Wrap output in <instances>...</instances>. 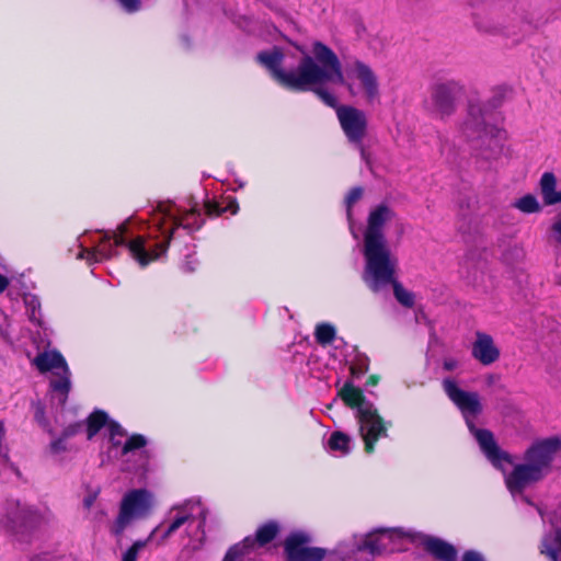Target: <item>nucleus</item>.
<instances>
[{
	"label": "nucleus",
	"mask_w": 561,
	"mask_h": 561,
	"mask_svg": "<svg viewBox=\"0 0 561 561\" xmlns=\"http://www.w3.org/2000/svg\"><path fill=\"white\" fill-rule=\"evenodd\" d=\"M121 8L127 13H135L141 9L140 0H116Z\"/></svg>",
	"instance_id": "obj_35"
},
{
	"label": "nucleus",
	"mask_w": 561,
	"mask_h": 561,
	"mask_svg": "<svg viewBox=\"0 0 561 561\" xmlns=\"http://www.w3.org/2000/svg\"><path fill=\"white\" fill-rule=\"evenodd\" d=\"M561 450V439L549 437L534 443L524 455V462L514 467L505 477V484L513 496L519 494L527 504H531L524 490L541 481L550 471L557 454Z\"/></svg>",
	"instance_id": "obj_5"
},
{
	"label": "nucleus",
	"mask_w": 561,
	"mask_h": 561,
	"mask_svg": "<svg viewBox=\"0 0 561 561\" xmlns=\"http://www.w3.org/2000/svg\"><path fill=\"white\" fill-rule=\"evenodd\" d=\"M352 375L359 378L362 375L368 371V359L367 357L358 358L357 364L351 367Z\"/></svg>",
	"instance_id": "obj_36"
},
{
	"label": "nucleus",
	"mask_w": 561,
	"mask_h": 561,
	"mask_svg": "<svg viewBox=\"0 0 561 561\" xmlns=\"http://www.w3.org/2000/svg\"><path fill=\"white\" fill-rule=\"evenodd\" d=\"M549 241L561 249V210L556 215L549 231Z\"/></svg>",
	"instance_id": "obj_30"
},
{
	"label": "nucleus",
	"mask_w": 561,
	"mask_h": 561,
	"mask_svg": "<svg viewBox=\"0 0 561 561\" xmlns=\"http://www.w3.org/2000/svg\"><path fill=\"white\" fill-rule=\"evenodd\" d=\"M208 214H213V208L210 206H207Z\"/></svg>",
	"instance_id": "obj_47"
},
{
	"label": "nucleus",
	"mask_w": 561,
	"mask_h": 561,
	"mask_svg": "<svg viewBox=\"0 0 561 561\" xmlns=\"http://www.w3.org/2000/svg\"><path fill=\"white\" fill-rule=\"evenodd\" d=\"M442 385L447 397L462 413L483 455L493 467L504 472V465L513 463L512 457L499 447L491 431L479 430L473 422V419L482 412L480 396L477 392L460 389L451 378H445Z\"/></svg>",
	"instance_id": "obj_4"
},
{
	"label": "nucleus",
	"mask_w": 561,
	"mask_h": 561,
	"mask_svg": "<svg viewBox=\"0 0 561 561\" xmlns=\"http://www.w3.org/2000/svg\"><path fill=\"white\" fill-rule=\"evenodd\" d=\"M314 92L325 105L333 107L335 110L340 106L336 98L332 93H330L327 89L317 88L314 90Z\"/></svg>",
	"instance_id": "obj_34"
},
{
	"label": "nucleus",
	"mask_w": 561,
	"mask_h": 561,
	"mask_svg": "<svg viewBox=\"0 0 561 561\" xmlns=\"http://www.w3.org/2000/svg\"><path fill=\"white\" fill-rule=\"evenodd\" d=\"M278 533V525L274 522H270L263 526H261L256 530V537L254 540V545L257 542L260 546H264L271 542Z\"/></svg>",
	"instance_id": "obj_22"
},
{
	"label": "nucleus",
	"mask_w": 561,
	"mask_h": 561,
	"mask_svg": "<svg viewBox=\"0 0 561 561\" xmlns=\"http://www.w3.org/2000/svg\"><path fill=\"white\" fill-rule=\"evenodd\" d=\"M335 337V329L329 323H321L317 325L316 339L318 343L325 345L330 344Z\"/></svg>",
	"instance_id": "obj_25"
},
{
	"label": "nucleus",
	"mask_w": 561,
	"mask_h": 561,
	"mask_svg": "<svg viewBox=\"0 0 561 561\" xmlns=\"http://www.w3.org/2000/svg\"><path fill=\"white\" fill-rule=\"evenodd\" d=\"M152 506L150 492L144 489L131 490L122 500L119 514L113 525L112 531L121 536L133 519L147 516Z\"/></svg>",
	"instance_id": "obj_9"
},
{
	"label": "nucleus",
	"mask_w": 561,
	"mask_h": 561,
	"mask_svg": "<svg viewBox=\"0 0 561 561\" xmlns=\"http://www.w3.org/2000/svg\"><path fill=\"white\" fill-rule=\"evenodd\" d=\"M32 408L34 410V419L35 421L43 427L48 428L49 422L45 415V407L41 401H36L32 403Z\"/></svg>",
	"instance_id": "obj_33"
},
{
	"label": "nucleus",
	"mask_w": 561,
	"mask_h": 561,
	"mask_svg": "<svg viewBox=\"0 0 561 561\" xmlns=\"http://www.w3.org/2000/svg\"><path fill=\"white\" fill-rule=\"evenodd\" d=\"M363 195V188L362 187H353L350 193L347 194L346 198H345V204H346V215H347V219H348V222H350V227L352 228V222H353V219H352V206L360 199Z\"/></svg>",
	"instance_id": "obj_31"
},
{
	"label": "nucleus",
	"mask_w": 561,
	"mask_h": 561,
	"mask_svg": "<svg viewBox=\"0 0 561 561\" xmlns=\"http://www.w3.org/2000/svg\"><path fill=\"white\" fill-rule=\"evenodd\" d=\"M471 353L473 358L484 366L495 363L500 357V350L495 346L493 337L479 331L476 333Z\"/></svg>",
	"instance_id": "obj_17"
},
{
	"label": "nucleus",
	"mask_w": 561,
	"mask_h": 561,
	"mask_svg": "<svg viewBox=\"0 0 561 561\" xmlns=\"http://www.w3.org/2000/svg\"><path fill=\"white\" fill-rule=\"evenodd\" d=\"M397 267H398V265L393 267L392 274H391L389 279L382 280L381 283H378V285L375 286V287L371 286L373 285V280H370V279H368L366 277V267H364L363 280L365 282L367 287L373 293H381L388 286H392L393 295H394L397 301L401 306H403L405 308H412L414 306V302H415V296H414V294L412 291H410L407 288H404L403 285L400 282L397 280V278H396Z\"/></svg>",
	"instance_id": "obj_16"
},
{
	"label": "nucleus",
	"mask_w": 561,
	"mask_h": 561,
	"mask_svg": "<svg viewBox=\"0 0 561 561\" xmlns=\"http://www.w3.org/2000/svg\"><path fill=\"white\" fill-rule=\"evenodd\" d=\"M394 216L387 205H378L368 216L364 232V249L366 277L373 280L371 286L390 278L393 267L398 265V257L389 248L383 233L385 225Z\"/></svg>",
	"instance_id": "obj_3"
},
{
	"label": "nucleus",
	"mask_w": 561,
	"mask_h": 561,
	"mask_svg": "<svg viewBox=\"0 0 561 561\" xmlns=\"http://www.w3.org/2000/svg\"><path fill=\"white\" fill-rule=\"evenodd\" d=\"M462 131L468 139L479 140L482 144L488 142L490 151H482L481 156L483 158L491 159L500 153L501 146L499 139L493 135L494 128L486 125L479 105H470Z\"/></svg>",
	"instance_id": "obj_12"
},
{
	"label": "nucleus",
	"mask_w": 561,
	"mask_h": 561,
	"mask_svg": "<svg viewBox=\"0 0 561 561\" xmlns=\"http://www.w3.org/2000/svg\"><path fill=\"white\" fill-rule=\"evenodd\" d=\"M42 520V515L32 506H21L18 501L7 500L0 503V528L19 531L33 528Z\"/></svg>",
	"instance_id": "obj_13"
},
{
	"label": "nucleus",
	"mask_w": 561,
	"mask_h": 561,
	"mask_svg": "<svg viewBox=\"0 0 561 561\" xmlns=\"http://www.w3.org/2000/svg\"><path fill=\"white\" fill-rule=\"evenodd\" d=\"M514 206L523 213L533 214L540 209L535 196L525 195L514 203Z\"/></svg>",
	"instance_id": "obj_26"
},
{
	"label": "nucleus",
	"mask_w": 561,
	"mask_h": 561,
	"mask_svg": "<svg viewBox=\"0 0 561 561\" xmlns=\"http://www.w3.org/2000/svg\"><path fill=\"white\" fill-rule=\"evenodd\" d=\"M111 442H112V444H113L114 446H118V445H121V440H119L117 437H115V439H114V440H111Z\"/></svg>",
	"instance_id": "obj_46"
},
{
	"label": "nucleus",
	"mask_w": 561,
	"mask_h": 561,
	"mask_svg": "<svg viewBox=\"0 0 561 561\" xmlns=\"http://www.w3.org/2000/svg\"><path fill=\"white\" fill-rule=\"evenodd\" d=\"M106 425L108 427L111 440H114L115 437H124L126 435V432L119 424H117L115 422H110Z\"/></svg>",
	"instance_id": "obj_37"
},
{
	"label": "nucleus",
	"mask_w": 561,
	"mask_h": 561,
	"mask_svg": "<svg viewBox=\"0 0 561 561\" xmlns=\"http://www.w3.org/2000/svg\"><path fill=\"white\" fill-rule=\"evenodd\" d=\"M147 444V439L144 435L135 434L131 435L122 448V456L128 455L130 453H135L136 450L142 449Z\"/></svg>",
	"instance_id": "obj_24"
},
{
	"label": "nucleus",
	"mask_w": 561,
	"mask_h": 561,
	"mask_svg": "<svg viewBox=\"0 0 561 561\" xmlns=\"http://www.w3.org/2000/svg\"><path fill=\"white\" fill-rule=\"evenodd\" d=\"M463 93L462 85L455 80L436 83L431 91L427 111L434 116L445 119L456 112L457 102Z\"/></svg>",
	"instance_id": "obj_11"
},
{
	"label": "nucleus",
	"mask_w": 561,
	"mask_h": 561,
	"mask_svg": "<svg viewBox=\"0 0 561 561\" xmlns=\"http://www.w3.org/2000/svg\"><path fill=\"white\" fill-rule=\"evenodd\" d=\"M462 561H485L483 556L474 550H468L463 553Z\"/></svg>",
	"instance_id": "obj_39"
},
{
	"label": "nucleus",
	"mask_w": 561,
	"mask_h": 561,
	"mask_svg": "<svg viewBox=\"0 0 561 561\" xmlns=\"http://www.w3.org/2000/svg\"><path fill=\"white\" fill-rule=\"evenodd\" d=\"M557 179L553 173L546 172L540 180V190L547 205L561 203V191H557Z\"/></svg>",
	"instance_id": "obj_19"
},
{
	"label": "nucleus",
	"mask_w": 561,
	"mask_h": 561,
	"mask_svg": "<svg viewBox=\"0 0 561 561\" xmlns=\"http://www.w3.org/2000/svg\"><path fill=\"white\" fill-rule=\"evenodd\" d=\"M477 25L479 28L485 31V32H493L494 30L491 27L483 26L480 22H477Z\"/></svg>",
	"instance_id": "obj_44"
},
{
	"label": "nucleus",
	"mask_w": 561,
	"mask_h": 561,
	"mask_svg": "<svg viewBox=\"0 0 561 561\" xmlns=\"http://www.w3.org/2000/svg\"><path fill=\"white\" fill-rule=\"evenodd\" d=\"M77 425H71V426H68L64 433H62V436L59 437L58 439H55L50 443V450L51 453L54 454H59L61 451H65L66 450V444H65V440L75 435L77 433Z\"/></svg>",
	"instance_id": "obj_28"
},
{
	"label": "nucleus",
	"mask_w": 561,
	"mask_h": 561,
	"mask_svg": "<svg viewBox=\"0 0 561 561\" xmlns=\"http://www.w3.org/2000/svg\"><path fill=\"white\" fill-rule=\"evenodd\" d=\"M254 547L252 537H245L241 542H238L229 548L222 561H245V557Z\"/></svg>",
	"instance_id": "obj_21"
},
{
	"label": "nucleus",
	"mask_w": 561,
	"mask_h": 561,
	"mask_svg": "<svg viewBox=\"0 0 561 561\" xmlns=\"http://www.w3.org/2000/svg\"><path fill=\"white\" fill-rule=\"evenodd\" d=\"M327 448L330 453L346 456L351 451V437L342 432H333L328 439Z\"/></svg>",
	"instance_id": "obj_20"
},
{
	"label": "nucleus",
	"mask_w": 561,
	"mask_h": 561,
	"mask_svg": "<svg viewBox=\"0 0 561 561\" xmlns=\"http://www.w3.org/2000/svg\"><path fill=\"white\" fill-rule=\"evenodd\" d=\"M378 382V378L375 377V376H370L368 381H367V386H376Z\"/></svg>",
	"instance_id": "obj_43"
},
{
	"label": "nucleus",
	"mask_w": 561,
	"mask_h": 561,
	"mask_svg": "<svg viewBox=\"0 0 561 561\" xmlns=\"http://www.w3.org/2000/svg\"><path fill=\"white\" fill-rule=\"evenodd\" d=\"M9 286V279L0 274V294L3 293Z\"/></svg>",
	"instance_id": "obj_42"
},
{
	"label": "nucleus",
	"mask_w": 561,
	"mask_h": 561,
	"mask_svg": "<svg viewBox=\"0 0 561 561\" xmlns=\"http://www.w3.org/2000/svg\"><path fill=\"white\" fill-rule=\"evenodd\" d=\"M196 265H197V260L193 255L187 254L185 260L183 261L181 267L184 272L192 273L195 271Z\"/></svg>",
	"instance_id": "obj_38"
},
{
	"label": "nucleus",
	"mask_w": 561,
	"mask_h": 561,
	"mask_svg": "<svg viewBox=\"0 0 561 561\" xmlns=\"http://www.w3.org/2000/svg\"><path fill=\"white\" fill-rule=\"evenodd\" d=\"M95 497H96L95 494H90L87 497H84V500H83L84 507L90 508L93 505Z\"/></svg>",
	"instance_id": "obj_41"
},
{
	"label": "nucleus",
	"mask_w": 561,
	"mask_h": 561,
	"mask_svg": "<svg viewBox=\"0 0 561 561\" xmlns=\"http://www.w3.org/2000/svg\"><path fill=\"white\" fill-rule=\"evenodd\" d=\"M208 514V507L199 497L187 499L169 510L164 522L152 530L151 536L162 533L161 538L165 540L184 527L188 547L194 551L201 550L206 543L205 526Z\"/></svg>",
	"instance_id": "obj_6"
},
{
	"label": "nucleus",
	"mask_w": 561,
	"mask_h": 561,
	"mask_svg": "<svg viewBox=\"0 0 561 561\" xmlns=\"http://www.w3.org/2000/svg\"><path fill=\"white\" fill-rule=\"evenodd\" d=\"M407 534L401 528H379L364 537H355L357 551H367L370 554H378L383 551L393 550L394 543Z\"/></svg>",
	"instance_id": "obj_14"
},
{
	"label": "nucleus",
	"mask_w": 561,
	"mask_h": 561,
	"mask_svg": "<svg viewBox=\"0 0 561 561\" xmlns=\"http://www.w3.org/2000/svg\"><path fill=\"white\" fill-rule=\"evenodd\" d=\"M34 364L41 373H53L49 382L50 390L56 393L58 402L64 405L71 389V373L64 356L57 351L43 352L35 357Z\"/></svg>",
	"instance_id": "obj_8"
},
{
	"label": "nucleus",
	"mask_w": 561,
	"mask_h": 561,
	"mask_svg": "<svg viewBox=\"0 0 561 561\" xmlns=\"http://www.w3.org/2000/svg\"><path fill=\"white\" fill-rule=\"evenodd\" d=\"M24 301L27 308V311L30 312V320L34 323L41 324V302L39 299L34 295H26L24 297Z\"/></svg>",
	"instance_id": "obj_27"
},
{
	"label": "nucleus",
	"mask_w": 561,
	"mask_h": 561,
	"mask_svg": "<svg viewBox=\"0 0 561 561\" xmlns=\"http://www.w3.org/2000/svg\"><path fill=\"white\" fill-rule=\"evenodd\" d=\"M336 117L348 142L359 150L363 160H367L363 146L368 128L366 113L352 105H341L336 108Z\"/></svg>",
	"instance_id": "obj_10"
},
{
	"label": "nucleus",
	"mask_w": 561,
	"mask_h": 561,
	"mask_svg": "<svg viewBox=\"0 0 561 561\" xmlns=\"http://www.w3.org/2000/svg\"><path fill=\"white\" fill-rule=\"evenodd\" d=\"M152 536L150 535L146 540H137L129 547L123 554L122 561H137L139 552L145 549Z\"/></svg>",
	"instance_id": "obj_29"
},
{
	"label": "nucleus",
	"mask_w": 561,
	"mask_h": 561,
	"mask_svg": "<svg viewBox=\"0 0 561 561\" xmlns=\"http://www.w3.org/2000/svg\"><path fill=\"white\" fill-rule=\"evenodd\" d=\"M302 56L295 67L289 54L279 47L260 51L256 61L264 67L272 79L291 91H306L311 85L325 82L346 85L352 95H356L353 83L357 80L367 103L379 99V82L373 69L360 60L345 64L344 71L336 54L321 42L312 47L313 57L299 49Z\"/></svg>",
	"instance_id": "obj_1"
},
{
	"label": "nucleus",
	"mask_w": 561,
	"mask_h": 561,
	"mask_svg": "<svg viewBox=\"0 0 561 561\" xmlns=\"http://www.w3.org/2000/svg\"><path fill=\"white\" fill-rule=\"evenodd\" d=\"M424 547L431 554H433L438 560L456 561V548L442 539L427 537L424 540Z\"/></svg>",
	"instance_id": "obj_18"
},
{
	"label": "nucleus",
	"mask_w": 561,
	"mask_h": 561,
	"mask_svg": "<svg viewBox=\"0 0 561 561\" xmlns=\"http://www.w3.org/2000/svg\"><path fill=\"white\" fill-rule=\"evenodd\" d=\"M311 536L306 531H293L284 542L287 561H322L327 554L325 549L307 547Z\"/></svg>",
	"instance_id": "obj_15"
},
{
	"label": "nucleus",
	"mask_w": 561,
	"mask_h": 561,
	"mask_svg": "<svg viewBox=\"0 0 561 561\" xmlns=\"http://www.w3.org/2000/svg\"><path fill=\"white\" fill-rule=\"evenodd\" d=\"M459 366V362L453 357H446L443 360V368L447 371H453L457 369Z\"/></svg>",
	"instance_id": "obj_40"
},
{
	"label": "nucleus",
	"mask_w": 561,
	"mask_h": 561,
	"mask_svg": "<svg viewBox=\"0 0 561 561\" xmlns=\"http://www.w3.org/2000/svg\"><path fill=\"white\" fill-rule=\"evenodd\" d=\"M559 250H560V253L558 254L557 260H558L559 266L561 267V249H559ZM558 277H559V283L561 284V273L559 274Z\"/></svg>",
	"instance_id": "obj_45"
},
{
	"label": "nucleus",
	"mask_w": 561,
	"mask_h": 561,
	"mask_svg": "<svg viewBox=\"0 0 561 561\" xmlns=\"http://www.w3.org/2000/svg\"><path fill=\"white\" fill-rule=\"evenodd\" d=\"M153 220L156 230L162 237V240L156 242L153 247L148 245L142 237H137L127 242L124 237L127 231V225L122 224L116 231L106 232L104 240L98 248L88 249L80 245L77 257L85 260L89 264L102 262L117 254L116 247L124 245L138 264L145 267L165 253L170 241L180 236V231L191 234L198 230L204 222L202 214L196 206L186 210L174 204L162 203L158 205Z\"/></svg>",
	"instance_id": "obj_2"
},
{
	"label": "nucleus",
	"mask_w": 561,
	"mask_h": 561,
	"mask_svg": "<svg viewBox=\"0 0 561 561\" xmlns=\"http://www.w3.org/2000/svg\"><path fill=\"white\" fill-rule=\"evenodd\" d=\"M341 399L350 408L356 410V419L358 423L359 435L364 442V450L370 455L375 450V444L379 438L388 436V425L379 415L374 403L368 401L362 389L346 382L339 391Z\"/></svg>",
	"instance_id": "obj_7"
},
{
	"label": "nucleus",
	"mask_w": 561,
	"mask_h": 561,
	"mask_svg": "<svg viewBox=\"0 0 561 561\" xmlns=\"http://www.w3.org/2000/svg\"><path fill=\"white\" fill-rule=\"evenodd\" d=\"M107 424V414L103 411L93 412L88 420V439H92L96 433Z\"/></svg>",
	"instance_id": "obj_23"
},
{
	"label": "nucleus",
	"mask_w": 561,
	"mask_h": 561,
	"mask_svg": "<svg viewBox=\"0 0 561 561\" xmlns=\"http://www.w3.org/2000/svg\"><path fill=\"white\" fill-rule=\"evenodd\" d=\"M523 255V251L522 249H519L518 247L514 245L512 247V244H508L503 251H502V254H501V260L507 264V265H512V263L518 259H520Z\"/></svg>",
	"instance_id": "obj_32"
}]
</instances>
